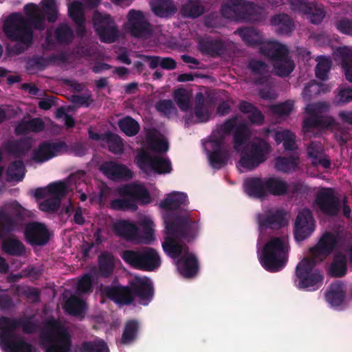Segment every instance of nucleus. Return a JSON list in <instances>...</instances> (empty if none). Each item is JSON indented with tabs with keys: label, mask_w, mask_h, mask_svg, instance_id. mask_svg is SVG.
Segmentation results:
<instances>
[{
	"label": "nucleus",
	"mask_w": 352,
	"mask_h": 352,
	"mask_svg": "<svg viewBox=\"0 0 352 352\" xmlns=\"http://www.w3.org/2000/svg\"><path fill=\"white\" fill-rule=\"evenodd\" d=\"M335 244V236L331 234H326L321 238L316 247L313 250L312 254L316 257L318 254H321L322 256H325L333 248Z\"/></svg>",
	"instance_id": "cd10ccee"
},
{
	"label": "nucleus",
	"mask_w": 352,
	"mask_h": 352,
	"mask_svg": "<svg viewBox=\"0 0 352 352\" xmlns=\"http://www.w3.org/2000/svg\"><path fill=\"white\" fill-rule=\"evenodd\" d=\"M91 280L90 276L85 275L78 283V290L81 293H85L90 290Z\"/></svg>",
	"instance_id": "13d9d810"
},
{
	"label": "nucleus",
	"mask_w": 352,
	"mask_h": 352,
	"mask_svg": "<svg viewBox=\"0 0 352 352\" xmlns=\"http://www.w3.org/2000/svg\"><path fill=\"white\" fill-rule=\"evenodd\" d=\"M187 201L186 194L182 192H173L166 196L160 204V206L167 210H175L182 205L186 204Z\"/></svg>",
	"instance_id": "a878e982"
},
{
	"label": "nucleus",
	"mask_w": 352,
	"mask_h": 352,
	"mask_svg": "<svg viewBox=\"0 0 352 352\" xmlns=\"http://www.w3.org/2000/svg\"><path fill=\"white\" fill-rule=\"evenodd\" d=\"M204 148L208 151L210 149H213V151L208 155V158L212 167L215 168H219L224 163L223 160L219 157L218 153L219 144L214 140H208L204 144Z\"/></svg>",
	"instance_id": "473e14b6"
},
{
	"label": "nucleus",
	"mask_w": 352,
	"mask_h": 352,
	"mask_svg": "<svg viewBox=\"0 0 352 352\" xmlns=\"http://www.w3.org/2000/svg\"><path fill=\"white\" fill-rule=\"evenodd\" d=\"M165 224L164 242L162 243L164 251L172 258H179L177 261V270L180 274L186 278L195 276L198 270V265L195 255L188 252V248L183 244L184 239L188 236L180 232V227L184 219L164 216Z\"/></svg>",
	"instance_id": "f03ea898"
},
{
	"label": "nucleus",
	"mask_w": 352,
	"mask_h": 352,
	"mask_svg": "<svg viewBox=\"0 0 352 352\" xmlns=\"http://www.w3.org/2000/svg\"><path fill=\"white\" fill-rule=\"evenodd\" d=\"M281 220L282 217L278 212L272 213L270 217H265L261 215L258 217L259 223L262 226L274 225L276 223H279Z\"/></svg>",
	"instance_id": "5fc2aeb1"
},
{
	"label": "nucleus",
	"mask_w": 352,
	"mask_h": 352,
	"mask_svg": "<svg viewBox=\"0 0 352 352\" xmlns=\"http://www.w3.org/2000/svg\"><path fill=\"white\" fill-rule=\"evenodd\" d=\"M298 164V159L292 157L289 159L285 157H278L276 160L275 168L282 172H290L295 170Z\"/></svg>",
	"instance_id": "58836bf2"
},
{
	"label": "nucleus",
	"mask_w": 352,
	"mask_h": 352,
	"mask_svg": "<svg viewBox=\"0 0 352 352\" xmlns=\"http://www.w3.org/2000/svg\"><path fill=\"white\" fill-rule=\"evenodd\" d=\"M289 250L288 238L286 236L271 237L261 252H258L259 261L267 271H278L287 263Z\"/></svg>",
	"instance_id": "423d86ee"
},
{
	"label": "nucleus",
	"mask_w": 352,
	"mask_h": 352,
	"mask_svg": "<svg viewBox=\"0 0 352 352\" xmlns=\"http://www.w3.org/2000/svg\"><path fill=\"white\" fill-rule=\"evenodd\" d=\"M153 12L161 18H168L177 12V8L172 0H151Z\"/></svg>",
	"instance_id": "5701e85b"
},
{
	"label": "nucleus",
	"mask_w": 352,
	"mask_h": 352,
	"mask_svg": "<svg viewBox=\"0 0 352 352\" xmlns=\"http://www.w3.org/2000/svg\"><path fill=\"white\" fill-rule=\"evenodd\" d=\"M292 109V104L290 102H285L276 105L274 108V112L280 115L284 116L290 113Z\"/></svg>",
	"instance_id": "bf43d9fd"
},
{
	"label": "nucleus",
	"mask_w": 352,
	"mask_h": 352,
	"mask_svg": "<svg viewBox=\"0 0 352 352\" xmlns=\"http://www.w3.org/2000/svg\"><path fill=\"white\" fill-rule=\"evenodd\" d=\"M17 326L15 320L0 318V347L8 352H31V346L16 337L14 331Z\"/></svg>",
	"instance_id": "1a4fd4ad"
},
{
	"label": "nucleus",
	"mask_w": 352,
	"mask_h": 352,
	"mask_svg": "<svg viewBox=\"0 0 352 352\" xmlns=\"http://www.w3.org/2000/svg\"><path fill=\"white\" fill-rule=\"evenodd\" d=\"M322 151V147L320 144H312L308 148V155L313 164L315 166L320 164L324 168H328L330 162L328 159L323 157Z\"/></svg>",
	"instance_id": "c85d7f7f"
},
{
	"label": "nucleus",
	"mask_w": 352,
	"mask_h": 352,
	"mask_svg": "<svg viewBox=\"0 0 352 352\" xmlns=\"http://www.w3.org/2000/svg\"><path fill=\"white\" fill-rule=\"evenodd\" d=\"M131 291L127 287L115 284L111 287H101L100 294L112 299L118 304H129L133 298L139 303L146 305L153 296V285L147 277L135 276L130 281Z\"/></svg>",
	"instance_id": "7ed1b4c3"
},
{
	"label": "nucleus",
	"mask_w": 352,
	"mask_h": 352,
	"mask_svg": "<svg viewBox=\"0 0 352 352\" xmlns=\"http://www.w3.org/2000/svg\"><path fill=\"white\" fill-rule=\"evenodd\" d=\"M121 199L111 201V207L114 210H135V200L142 204L151 202V197L144 186L139 184H131L118 190Z\"/></svg>",
	"instance_id": "0eeeda50"
},
{
	"label": "nucleus",
	"mask_w": 352,
	"mask_h": 352,
	"mask_svg": "<svg viewBox=\"0 0 352 352\" xmlns=\"http://www.w3.org/2000/svg\"><path fill=\"white\" fill-rule=\"evenodd\" d=\"M56 34L57 38L61 41H67L72 36L71 30L66 25H61Z\"/></svg>",
	"instance_id": "4d7b16f0"
},
{
	"label": "nucleus",
	"mask_w": 352,
	"mask_h": 352,
	"mask_svg": "<svg viewBox=\"0 0 352 352\" xmlns=\"http://www.w3.org/2000/svg\"><path fill=\"white\" fill-rule=\"evenodd\" d=\"M316 60L318 61L316 69V76L320 79H324L330 68V60L328 58L324 56L318 57Z\"/></svg>",
	"instance_id": "09e8293b"
},
{
	"label": "nucleus",
	"mask_w": 352,
	"mask_h": 352,
	"mask_svg": "<svg viewBox=\"0 0 352 352\" xmlns=\"http://www.w3.org/2000/svg\"><path fill=\"white\" fill-rule=\"evenodd\" d=\"M324 107V104L308 105L306 107V112L311 116L314 113L319 112V111Z\"/></svg>",
	"instance_id": "774afa93"
},
{
	"label": "nucleus",
	"mask_w": 352,
	"mask_h": 352,
	"mask_svg": "<svg viewBox=\"0 0 352 352\" xmlns=\"http://www.w3.org/2000/svg\"><path fill=\"white\" fill-rule=\"evenodd\" d=\"M113 228L117 234L128 239H133L138 230L133 223L128 221H118L113 225Z\"/></svg>",
	"instance_id": "c756f323"
},
{
	"label": "nucleus",
	"mask_w": 352,
	"mask_h": 352,
	"mask_svg": "<svg viewBox=\"0 0 352 352\" xmlns=\"http://www.w3.org/2000/svg\"><path fill=\"white\" fill-rule=\"evenodd\" d=\"M240 109L243 112L248 113V117L252 122L258 124L262 122L263 118L261 113L254 109L250 103L242 102L240 105Z\"/></svg>",
	"instance_id": "de8ad7c7"
},
{
	"label": "nucleus",
	"mask_w": 352,
	"mask_h": 352,
	"mask_svg": "<svg viewBox=\"0 0 352 352\" xmlns=\"http://www.w3.org/2000/svg\"><path fill=\"white\" fill-rule=\"evenodd\" d=\"M326 299L332 307H338L344 300V294L341 284L336 283L330 287L326 294Z\"/></svg>",
	"instance_id": "bb28decb"
},
{
	"label": "nucleus",
	"mask_w": 352,
	"mask_h": 352,
	"mask_svg": "<svg viewBox=\"0 0 352 352\" xmlns=\"http://www.w3.org/2000/svg\"><path fill=\"white\" fill-rule=\"evenodd\" d=\"M113 265V258L110 254L105 253L100 256L99 266L101 275L107 276L111 273Z\"/></svg>",
	"instance_id": "a18cd8bd"
},
{
	"label": "nucleus",
	"mask_w": 352,
	"mask_h": 352,
	"mask_svg": "<svg viewBox=\"0 0 352 352\" xmlns=\"http://www.w3.org/2000/svg\"><path fill=\"white\" fill-rule=\"evenodd\" d=\"M65 309L72 315L79 316L84 311L85 304L77 298L72 297L66 302Z\"/></svg>",
	"instance_id": "ea45409f"
},
{
	"label": "nucleus",
	"mask_w": 352,
	"mask_h": 352,
	"mask_svg": "<svg viewBox=\"0 0 352 352\" xmlns=\"http://www.w3.org/2000/svg\"><path fill=\"white\" fill-rule=\"evenodd\" d=\"M67 192V187L62 182L50 184L46 188H38L34 192V197L40 201L39 208L45 212L55 210L60 204V197Z\"/></svg>",
	"instance_id": "f8f14e48"
},
{
	"label": "nucleus",
	"mask_w": 352,
	"mask_h": 352,
	"mask_svg": "<svg viewBox=\"0 0 352 352\" xmlns=\"http://www.w3.org/2000/svg\"><path fill=\"white\" fill-rule=\"evenodd\" d=\"M42 345L45 352H71L70 338L58 322L49 324L42 336Z\"/></svg>",
	"instance_id": "6e6552de"
},
{
	"label": "nucleus",
	"mask_w": 352,
	"mask_h": 352,
	"mask_svg": "<svg viewBox=\"0 0 352 352\" xmlns=\"http://www.w3.org/2000/svg\"><path fill=\"white\" fill-rule=\"evenodd\" d=\"M239 34L244 41L250 44H252L256 42L258 38L257 33L254 30L250 28L241 30L239 32Z\"/></svg>",
	"instance_id": "864d4df0"
},
{
	"label": "nucleus",
	"mask_w": 352,
	"mask_h": 352,
	"mask_svg": "<svg viewBox=\"0 0 352 352\" xmlns=\"http://www.w3.org/2000/svg\"><path fill=\"white\" fill-rule=\"evenodd\" d=\"M57 117L59 118H63V120L67 127H72L74 124L73 119L67 115L65 114V110L63 109H59L58 110Z\"/></svg>",
	"instance_id": "0e129e2a"
},
{
	"label": "nucleus",
	"mask_w": 352,
	"mask_h": 352,
	"mask_svg": "<svg viewBox=\"0 0 352 352\" xmlns=\"http://www.w3.org/2000/svg\"><path fill=\"white\" fill-rule=\"evenodd\" d=\"M44 127V123L41 119L24 120L16 127L18 134L25 133L30 131L37 132Z\"/></svg>",
	"instance_id": "7c9ffc66"
},
{
	"label": "nucleus",
	"mask_w": 352,
	"mask_h": 352,
	"mask_svg": "<svg viewBox=\"0 0 352 352\" xmlns=\"http://www.w3.org/2000/svg\"><path fill=\"white\" fill-rule=\"evenodd\" d=\"M190 93L185 89H179L174 93V100L181 110L186 111L189 108Z\"/></svg>",
	"instance_id": "79ce46f5"
},
{
	"label": "nucleus",
	"mask_w": 352,
	"mask_h": 352,
	"mask_svg": "<svg viewBox=\"0 0 352 352\" xmlns=\"http://www.w3.org/2000/svg\"><path fill=\"white\" fill-rule=\"evenodd\" d=\"M25 210L17 202H11L6 204L3 209L0 210V221H3L5 219V211L10 212L13 214H24Z\"/></svg>",
	"instance_id": "3c124183"
},
{
	"label": "nucleus",
	"mask_w": 352,
	"mask_h": 352,
	"mask_svg": "<svg viewBox=\"0 0 352 352\" xmlns=\"http://www.w3.org/2000/svg\"><path fill=\"white\" fill-rule=\"evenodd\" d=\"M138 324L135 321H130L126 323L122 337V342L129 344L132 342L137 336Z\"/></svg>",
	"instance_id": "49530a36"
},
{
	"label": "nucleus",
	"mask_w": 352,
	"mask_h": 352,
	"mask_svg": "<svg viewBox=\"0 0 352 352\" xmlns=\"http://www.w3.org/2000/svg\"><path fill=\"white\" fill-rule=\"evenodd\" d=\"M25 175L24 167L21 162L12 164L8 169L7 177L10 182H19Z\"/></svg>",
	"instance_id": "c03bdc74"
},
{
	"label": "nucleus",
	"mask_w": 352,
	"mask_h": 352,
	"mask_svg": "<svg viewBox=\"0 0 352 352\" xmlns=\"http://www.w3.org/2000/svg\"><path fill=\"white\" fill-rule=\"evenodd\" d=\"M180 12L184 16L194 18L204 12V8L199 0H188L182 6Z\"/></svg>",
	"instance_id": "2f4dec72"
},
{
	"label": "nucleus",
	"mask_w": 352,
	"mask_h": 352,
	"mask_svg": "<svg viewBox=\"0 0 352 352\" xmlns=\"http://www.w3.org/2000/svg\"><path fill=\"white\" fill-rule=\"evenodd\" d=\"M118 124L120 129L128 136L135 135L140 129L138 123L129 117L121 120Z\"/></svg>",
	"instance_id": "4c0bfd02"
},
{
	"label": "nucleus",
	"mask_w": 352,
	"mask_h": 352,
	"mask_svg": "<svg viewBox=\"0 0 352 352\" xmlns=\"http://www.w3.org/2000/svg\"><path fill=\"white\" fill-rule=\"evenodd\" d=\"M176 66L175 60L170 58H161V65L162 68L167 69H174Z\"/></svg>",
	"instance_id": "338daca9"
},
{
	"label": "nucleus",
	"mask_w": 352,
	"mask_h": 352,
	"mask_svg": "<svg viewBox=\"0 0 352 352\" xmlns=\"http://www.w3.org/2000/svg\"><path fill=\"white\" fill-rule=\"evenodd\" d=\"M122 258L131 265L148 271L157 268L161 264L158 254L153 249L142 252L127 250L122 253Z\"/></svg>",
	"instance_id": "ddd939ff"
},
{
	"label": "nucleus",
	"mask_w": 352,
	"mask_h": 352,
	"mask_svg": "<svg viewBox=\"0 0 352 352\" xmlns=\"http://www.w3.org/2000/svg\"><path fill=\"white\" fill-rule=\"evenodd\" d=\"M352 100V89H343L340 91L338 96V102L339 103H346Z\"/></svg>",
	"instance_id": "680f3d73"
},
{
	"label": "nucleus",
	"mask_w": 352,
	"mask_h": 352,
	"mask_svg": "<svg viewBox=\"0 0 352 352\" xmlns=\"http://www.w3.org/2000/svg\"><path fill=\"white\" fill-rule=\"evenodd\" d=\"M93 23L96 31L103 42L112 43L118 38V30L109 16L96 12L94 14Z\"/></svg>",
	"instance_id": "2eb2a0df"
},
{
	"label": "nucleus",
	"mask_w": 352,
	"mask_h": 352,
	"mask_svg": "<svg viewBox=\"0 0 352 352\" xmlns=\"http://www.w3.org/2000/svg\"><path fill=\"white\" fill-rule=\"evenodd\" d=\"M272 23L274 25L280 26V30L282 33H286L292 28V22L287 15L282 14L275 16L272 19Z\"/></svg>",
	"instance_id": "8fccbe9b"
},
{
	"label": "nucleus",
	"mask_w": 352,
	"mask_h": 352,
	"mask_svg": "<svg viewBox=\"0 0 352 352\" xmlns=\"http://www.w3.org/2000/svg\"><path fill=\"white\" fill-rule=\"evenodd\" d=\"M244 189L249 195L261 197L267 192L273 195L283 194L287 190V185L283 181L278 178L267 179L250 178L245 180Z\"/></svg>",
	"instance_id": "9d476101"
},
{
	"label": "nucleus",
	"mask_w": 352,
	"mask_h": 352,
	"mask_svg": "<svg viewBox=\"0 0 352 352\" xmlns=\"http://www.w3.org/2000/svg\"><path fill=\"white\" fill-rule=\"evenodd\" d=\"M292 9L305 14H309L310 20L314 23H319L324 16L322 8L302 0H291Z\"/></svg>",
	"instance_id": "6ab92c4d"
},
{
	"label": "nucleus",
	"mask_w": 352,
	"mask_h": 352,
	"mask_svg": "<svg viewBox=\"0 0 352 352\" xmlns=\"http://www.w3.org/2000/svg\"><path fill=\"white\" fill-rule=\"evenodd\" d=\"M315 230V221L309 210L300 211L296 218L294 235L297 241H302L310 236Z\"/></svg>",
	"instance_id": "dca6fc26"
},
{
	"label": "nucleus",
	"mask_w": 352,
	"mask_h": 352,
	"mask_svg": "<svg viewBox=\"0 0 352 352\" xmlns=\"http://www.w3.org/2000/svg\"><path fill=\"white\" fill-rule=\"evenodd\" d=\"M55 151L56 146L54 144H43L34 153V160L40 162L46 161L56 155Z\"/></svg>",
	"instance_id": "72a5a7b5"
},
{
	"label": "nucleus",
	"mask_w": 352,
	"mask_h": 352,
	"mask_svg": "<svg viewBox=\"0 0 352 352\" xmlns=\"http://www.w3.org/2000/svg\"><path fill=\"white\" fill-rule=\"evenodd\" d=\"M276 46L278 56L274 63L275 72L280 76H287L292 72L294 63L285 56L287 49L285 46L279 44Z\"/></svg>",
	"instance_id": "412c9836"
},
{
	"label": "nucleus",
	"mask_w": 352,
	"mask_h": 352,
	"mask_svg": "<svg viewBox=\"0 0 352 352\" xmlns=\"http://www.w3.org/2000/svg\"><path fill=\"white\" fill-rule=\"evenodd\" d=\"M148 146L153 153L145 151H140L135 157V162L138 167L147 175L169 173L171 171L170 161L156 155L157 153L168 151L167 140L162 135L155 133L148 139Z\"/></svg>",
	"instance_id": "20e7f679"
},
{
	"label": "nucleus",
	"mask_w": 352,
	"mask_h": 352,
	"mask_svg": "<svg viewBox=\"0 0 352 352\" xmlns=\"http://www.w3.org/2000/svg\"><path fill=\"white\" fill-rule=\"evenodd\" d=\"M336 60L342 61L346 78L352 82V48L339 47L335 52Z\"/></svg>",
	"instance_id": "393cba45"
},
{
	"label": "nucleus",
	"mask_w": 352,
	"mask_h": 352,
	"mask_svg": "<svg viewBox=\"0 0 352 352\" xmlns=\"http://www.w3.org/2000/svg\"><path fill=\"white\" fill-rule=\"evenodd\" d=\"M89 138L92 140L100 141L102 143L105 141L111 152L114 153H120L122 152L123 143L118 135L115 134L100 135L92 129L89 130Z\"/></svg>",
	"instance_id": "4be33fe9"
},
{
	"label": "nucleus",
	"mask_w": 352,
	"mask_h": 352,
	"mask_svg": "<svg viewBox=\"0 0 352 352\" xmlns=\"http://www.w3.org/2000/svg\"><path fill=\"white\" fill-rule=\"evenodd\" d=\"M26 21L20 14L14 13L3 21L5 34L25 46L29 45L32 38V30H41L45 28V14L49 21H54L58 16L55 0H42L39 5L28 3L24 6Z\"/></svg>",
	"instance_id": "f257e3e1"
},
{
	"label": "nucleus",
	"mask_w": 352,
	"mask_h": 352,
	"mask_svg": "<svg viewBox=\"0 0 352 352\" xmlns=\"http://www.w3.org/2000/svg\"><path fill=\"white\" fill-rule=\"evenodd\" d=\"M274 138L278 144L283 142L287 150L293 149L295 147L294 135L289 131H276L274 133Z\"/></svg>",
	"instance_id": "f704fd0d"
},
{
	"label": "nucleus",
	"mask_w": 352,
	"mask_h": 352,
	"mask_svg": "<svg viewBox=\"0 0 352 352\" xmlns=\"http://www.w3.org/2000/svg\"><path fill=\"white\" fill-rule=\"evenodd\" d=\"M316 201L324 212L330 215L337 213L338 204L333 197L331 189L325 188L321 190L318 195Z\"/></svg>",
	"instance_id": "aec40b11"
},
{
	"label": "nucleus",
	"mask_w": 352,
	"mask_h": 352,
	"mask_svg": "<svg viewBox=\"0 0 352 352\" xmlns=\"http://www.w3.org/2000/svg\"><path fill=\"white\" fill-rule=\"evenodd\" d=\"M140 226L145 232V236L143 242L149 243L155 239L154 237V223L150 217H144L140 222Z\"/></svg>",
	"instance_id": "37998d69"
},
{
	"label": "nucleus",
	"mask_w": 352,
	"mask_h": 352,
	"mask_svg": "<svg viewBox=\"0 0 352 352\" xmlns=\"http://www.w3.org/2000/svg\"><path fill=\"white\" fill-rule=\"evenodd\" d=\"M346 258L339 254L335 256L333 263L329 268V273L334 276H341L346 273Z\"/></svg>",
	"instance_id": "e433bc0d"
},
{
	"label": "nucleus",
	"mask_w": 352,
	"mask_h": 352,
	"mask_svg": "<svg viewBox=\"0 0 352 352\" xmlns=\"http://www.w3.org/2000/svg\"><path fill=\"white\" fill-rule=\"evenodd\" d=\"M248 135L246 129H241L234 136V146L238 151L243 150L241 159L237 167L239 171L250 170L261 163L270 152L268 144L263 140H255L249 143Z\"/></svg>",
	"instance_id": "39448f33"
},
{
	"label": "nucleus",
	"mask_w": 352,
	"mask_h": 352,
	"mask_svg": "<svg viewBox=\"0 0 352 352\" xmlns=\"http://www.w3.org/2000/svg\"><path fill=\"white\" fill-rule=\"evenodd\" d=\"M2 249L4 252L10 254L19 255L25 252L23 244L13 238L6 239L2 245Z\"/></svg>",
	"instance_id": "c9c22d12"
},
{
	"label": "nucleus",
	"mask_w": 352,
	"mask_h": 352,
	"mask_svg": "<svg viewBox=\"0 0 352 352\" xmlns=\"http://www.w3.org/2000/svg\"><path fill=\"white\" fill-rule=\"evenodd\" d=\"M83 349L85 352H109L107 346L103 341L85 343L83 345Z\"/></svg>",
	"instance_id": "603ef678"
},
{
	"label": "nucleus",
	"mask_w": 352,
	"mask_h": 352,
	"mask_svg": "<svg viewBox=\"0 0 352 352\" xmlns=\"http://www.w3.org/2000/svg\"><path fill=\"white\" fill-rule=\"evenodd\" d=\"M25 237L32 245H44L49 239V233L43 224L30 223L25 231Z\"/></svg>",
	"instance_id": "a211bd4d"
},
{
	"label": "nucleus",
	"mask_w": 352,
	"mask_h": 352,
	"mask_svg": "<svg viewBox=\"0 0 352 352\" xmlns=\"http://www.w3.org/2000/svg\"><path fill=\"white\" fill-rule=\"evenodd\" d=\"M100 170L111 179L131 177L132 173L126 167L113 162H106L100 166Z\"/></svg>",
	"instance_id": "b1692460"
},
{
	"label": "nucleus",
	"mask_w": 352,
	"mask_h": 352,
	"mask_svg": "<svg viewBox=\"0 0 352 352\" xmlns=\"http://www.w3.org/2000/svg\"><path fill=\"white\" fill-rule=\"evenodd\" d=\"M322 276L314 269V263L308 259H303L296 267L295 283L298 288L312 291L322 285Z\"/></svg>",
	"instance_id": "9b49d317"
},
{
	"label": "nucleus",
	"mask_w": 352,
	"mask_h": 352,
	"mask_svg": "<svg viewBox=\"0 0 352 352\" xmlns=\"http://www.w3.org/2000/svg\"><path fill=\"white\" fill-rule=\"evenodd\" d=\"M102 0H66L68 15L78 26L85 21V6H95Z\"/></svg>",
	"instance_id": "f3484780"
},
{
	"label": "nucleus",
	"mask_w": 352,
	"mask_h": 352,
	"mask_svg": "<svg viewBox=\"0 0 352 352\" xmlns=\"http://www.w3.org/2000/svg\"><path fill=\"white\" fill-rule=\"evenodd\" d=\"M320 91H324V89H323V85L313 83L305 88V94H318L320 93Z\"/></svg>",
	"instance_id": "69168bd1"
},
{
	"label": "nucleus",
	"mask_w": 352,
	"mask_h": 352,
	"mask_svg": "<svg viewBox=\"0 0 352 352\" xmlns=\"http://www.w3.org/2000/svg\"><path fill=\"white\" fill-rule=\"evenodd\" d=\"M243 5L242 0H230L223 6L222 13L226 17L232 18L234 14L241 11Z\"/></svg>",
	"instance_id": "a19ab883"
},
{
	"label": "nucleus",
	"mask_w": 352,
	"mask_h": 352,
	"mask_svg": "<svg viewBox=\"0 0 352 352\" xmlns=\"http://www.w3.org/2000/svg\"><path fill=\"white\" fill-rule=\"evenodd\" d=\"M337 28L340 32L352 35V21H341L337 24Z\"/></svg>",
	"instance_id": "e2e57ef3"
},
{
	"label": "nucleus",
	"mask_w": 352,
	"mask_h": 352,
	"mask_svg": "<svg viewBox=\"0 0 352 352\" xmlns=\"http://www.w3.org/2000/svg\"><path fill=\"white\" fill-rule=\"evenodd\" d=\"M158 111L164 115H170L174 110L173 102L170 100H162L156 104Z\"/></svg>",
	"instance_id": "6e6d98bb"
},
{
	"label": "nucleus",
	"mask_w": 352,
	"mask_h": 352,
	"mask_svg": "<svg viewBox=\"0 0 352 352\" xmlns=\"http://www.w3.org/2000/svg\"><path fill=\"white\" fill-rule=\"evenodd\" d=\"M124 29L131 35L143 39L154 38V32L141 11L131 10L126 15Z\"/></svg>",
	"instance_id": "4468645a"
},
{
	"label": "nucleus",
	"mask_w": 352,
	"mask_h": 352,
	"mask_svg": "<svg viewBox=\"0 0 352 352\" xmlns=\"http://www.w3.org/2000/svg\"><path fill=\"white\" fill-rule=\"evenodd\" d=\"M195 115L197 122L207 121L210 116L209 111L204 107H197L196 109Z\"/></svg>",
	"instance_id": "052dcab7"
}]
</instances>
